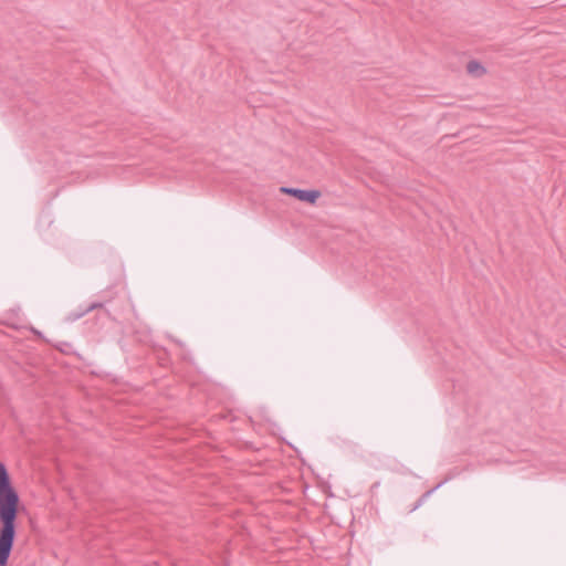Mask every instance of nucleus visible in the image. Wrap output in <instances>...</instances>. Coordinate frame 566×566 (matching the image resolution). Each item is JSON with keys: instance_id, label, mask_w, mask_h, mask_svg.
<instances>
[{"instance_id": "obj_1", "label": "nucleus", "mask_w": 566, "mask_h": 566, "mask_svg": "<svg viewBox=\"0 0 566 566\" xmlns=\"http://www.w3.org/2000/svg\"><path fill=\"white\" fill-rule=\"evenodd\" d=\"M19 494L12 488L9 473L0 463V566H7L17 535Z\"/></svg>"}, {"instance_id": "obj_2", "label": "nucleus", "mask_w": 566, "mask_h": 566, "mask_svg": "<svg viewBox=\"0 0 566 566\" xmlns=\"http://www.w3.org/2000/svg\"><path fill=\"white\" fill-rule=\"evenodd\" d=\"M280 191L285 195H290L300 201L315 203L316 200L321 197V192L318 190H306L300 188H291V187H281Z\"/></svg>"}, {"instance_id": "obj_3", "label": "nucleus", "mask_w": 566, "mask_h": 566, "mask_svg": "<svg viewBox=\"0 0 566 566\" xmlns=\"http://www.w3.org/2000/svg\"><path fill=\"white\" fill-rule=\"evenodd\" d=\"M467 71L469 74L474 76H480L485 73V69L475 60H472L467 64Z\"/></svg>"}, {"instance_id": "obj_4", "label": "nucleus", "mask_w": 566, "mask_h": 566, "mask_svg": "<svg viewBox=\"0 0 566 566\" xmlns=\"http://www.w3.org/2000/svg\"><path fill=\"white\" fill-rule=\"evenodd\" d=\"M102 306H103V303L94 302V303L90 304L84 311H82L81 313L74 315L73 319H78L82 316H84L86 313H88V312H91L93 310H96V308H101Z\"/></svg>"}, {"instance_id": "obj_5", "label": "nucleus", "mask_w": 566, "mask_h": 566, "mask_svg": "<svg viewBox=\"0 0 566 566\" xmlns=\"http://www.w3.org/2000/svg\"><path fill=\"white\" fill-rule=\"evenodd\" d=\"M441 485H442V482H441V483H439L436 488H433V489H431V490H429V491L424 492V493L421 495V496H422V500H427V499H429V496H430V495H431V494H432V493H433L438 488H440Z\"/></svg>"}, {"instance_id": "obj_6", "label": "nucleus", "mask_w": 566, "mask_h": 566, "mask_svg": "<svg viewBox=\"0 0 566 566\" xmlns=\"http://www.w3.org/2000/svg\"><path fill=\"white\" fill-rule=\"evenodd\" d=\"M426 502V500H422V496L419 497V500L417 501V503L415 504V506L411 509V512L416 511L418 507H420L423 503Z\"/></svg>"}, {"instance_id": "obj_7", "label": "nucleus", "mask_w": 566, "mask_h": 566, "mask_svg": "<svg viewBox=\"0 0 566 566\" xmlns=\"http://www.w3.org/2000/svg\"><path fill=\"white\" fill-rule=\"evenodd\" d=\"M378 486H379V482H376L373 484L371 489H378Z\"/></svg>"}]
</instances>
